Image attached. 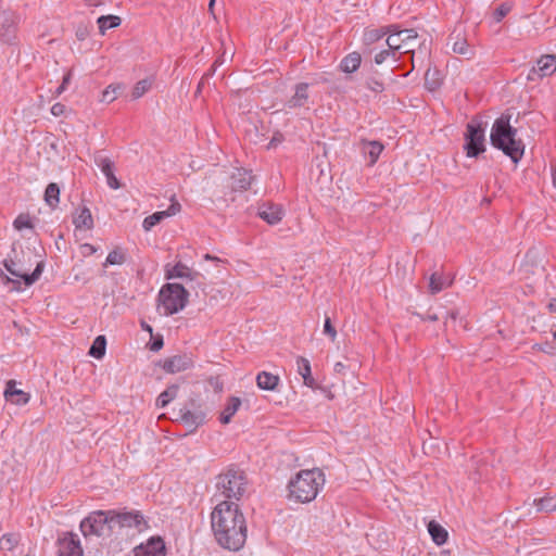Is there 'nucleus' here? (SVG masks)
Segmentation results:
<instances>
[{
    "instance_id": "7c9ffc66",
    "label": "nucleus",
    "mask_w": 556,
    "mask_h": 556,
    "mask_svg": "<svg viewBox=\"0 0 556 556\" xmlns=\"http://www.w3.org/2000/svg\"><path fill=\"white\" fill-rule=\"evenodd\" d=\"M105 349H106V339L104 336L100 334L93 340V342L89 349V355H91L94 358L100 359L104 356Z\"/></svg>"
},
{
    "instance_id": "c756f323",
    "label": "nucleus",
    "mask_w": 556,
    "mask_h": 556,
    "mask_svg": "<svg viewBox=\"0 0 556 556\" xmlns=\"http://www.w3.org/2000/svg\"><path fill=\"white\" fill-rule=\"evenodd\" d=\"M45 201L51 207L55 208L60 202V187L55 182H50L45 191Z\"/></svg>"
},
{
    "instance_id": "f704fd0d",
    "label": "nucleus",
    "mask_w": 556,
    "mask_h": 556,
    "mask_svg": "<svg viewBox=\"0 0 556 556\" xmlns=\"http://www.w3.org/2000/svg\"><path fill=\"white\" fill-rule=\"evenodd\" d=\"M20 543V535L16 533H5L0 538V549L13 551Z\"/></svg>"
},
{
    "instance_id": "c9c22d12",
    "label": "nucleus",
    "mask_w": 556,
    "mask_h": 556,
    "mask_svg": "<svg viewBox=\"0 0 556 556\" xmlns=\"http://www.w3.org/2000/svg\"><path fill=\"white\" fill-rule=\"evenodd\" d=\"M126 262V254L125 252L119 249V248H116L114 249L113 251H111L108 256H106V260L103 264L104 267H108V266H111V265H122Z\"/></svg>"
},
{
    "instance_id": "4468645a",
    "label": "nucleus",
    "mask_w": 556,
    "mask_h": 556,
    "mask_svg": "<svg viewBox=\"0 0 556 556\" xmlns=\"http://www.w3.org/2000/svg\"><path fill=\"white\" fill-rule=\"evenodd\" d=\"M135 556H166L164 541L161 538H152L146 545L141 544L135 549Z\"/></svg>"
},
{
    "instance_id": "4c0bfd02",
    "label": "nucleus",
    "mask_w": 556,
    "mask_h": 556,
    "mask_svg": "<svg viewBox=\"0 0 556 556\" xmlns=\"http://www.w3.org/2000/svg\"><path fill=\"white\" fill-rule=\"evenodd\" d=\"M151 88V81L149 79L139 80L131 91L132 99L141 98Z\"/></svg>"
},
{
    "instance_id": "473e14b6",
    "label": "nucleus",
    "mask_w": 556,
    "mask_h": 556,
    "mask_svg": "<svg viewBox=\"0 0 556 556\" xmlns=\"http://www.w3.org/2000/svg\"><path fill=\"white\" fill-rule=\"evenodd\" d=\"M538 510L540 511H555L556 510V494L555 495H546L539 500L534 501Z\"/></svg>"
},
{
    "instance_id": "5fc2aeb1",
    "label": "nucleus",
    "mask_w": 556,
    "mask_h": 556,
    "mask_svg": "<svg viewBox=\"0 0 556 556\" xmlns=\"http://www.w3.org/2000/svg\"><path fill=\"white\" fill-rule=\"evenodd\" d=\"M208 384L214 389L215 392H222L223 391V382L220 381L219 377H210L207 379Z\"/></svg>"
},
{
    "instance_id": "20e7f679",
    "label": "nucleus",
    "mask_w": 556,
    "mask_h": 556,
    "mask_svg": "<svg viewBox=\"0 0 556 556\" xmlns=\"http://www.w3.org/2000/svg\"><path fill=\"white\" fill-rule=\"evenodd\" d=\"M206 409L199 396H191L180 405L174 420L193 432L206 422Z\"/></svg>"
},
{
    "instance_id": "aec40b11",
    "label": "nucleus",
    "mask_w": 556,
    "mask_h": 556,
    "mask_svg": "<svg viewBox=\"0 0 556 556\" xmlns=\"http://www.w3.org/2000/svg\"><path fill=\"white\" fill-rule=\"evenodd\" d=\"M296 370L298 374L303 378V383L308 388H314L316 386V381L312 376L311 363L307 358L303 356H298L296 358Z\"/></svg>"
},
{
    "instance_id": "39448f33",
    "label": "nucleus",
    "mask_w": 556,
    "mask_h": 556,
    "mask_svg": "<svg viewBox=\"0 0 556 556\" xmlns=\"http://www.w3.org/2000/svg\"><path fill=\"white\" fill-rule=\"evenodd\" d=\"M216 486L225 497L240 500L245 492L247 476L232 465L218 475Z\"/></svg>"
},
{
    "instance_id": "423d86ee",
    "label": "nucleus",
    "mask_w": 556,
    "mask_h": 556,
    "mask_svg": "<svg viewBox=\"0 0 556 556\" xmlns=\"http://www.w3.org/2000/svg\"><path fill=\"white\" fill-rule=\"evenodd\" d=\"M189 292L182 285L166 283L159 293V304L164 315L170 316L184 309L188 303Z\"/></svg>"
},
{
    "instance_id": "6e6552de",
    "label": "nucleus",
    "mask_w": 556,
    "mask_h": 556,
    "mask_svg": "<svg viewBox=\"0 0 556 556\" xmlns=\"http://www.w3.org/2000/svg\"><path fill=\"white\" fill-rule=\"evenodd\" d=\"M111 509L110 510H97L90 513L86 518H84L80 522V531L84 536L97 535L102 536L104 534H110L114 531L113 522L110 520Z\"/></svg>"
},
{
    "instance_id": "4be33fe9",
    "label": "nucleus",
    "mask_w": 556,
    "mask_h": 556,
    "mask_svg": "<svg viewBox=\"0 0 556 556\" xmlns=\"http://www.w3.org/2000/svg\"><path fill=\"white\" fill-rule=\"evenodd\" d=\"M73 224L78 229H87L90 230L93 228V218L91 212L88 207L83 206L79 208L75 215L73 216Z\"/></svg>"
},
{
    "instance_id": "72a5a7b5",
    "label": "nucleus",
    "mask_w": 556,
    "mask_h": 556,
    "mask_svg": "<svg viewBox=\"0 0 556 556\" xmlns=\"http://www.w3.org/2000/svg\"><path fill=\"white\" fill-rule=\"evenodd\" d=\"M450 283H446L442 275L437 273L432 274L429 279V291L431 294H437L445 289Z\"/></svg>"
},
{
    "instance_id": "412c9836",
    "label": "nucleus",
    "mask_w": 556,
    "mask_h": 556,
    "mask_svg": "<svg viewBox=\"0 0 556 556\" xmlns=\"http://www.w3.org/2000/svg\"><path fill=\"white\" fill-rule=\"evenodd\" d=\"M201 277V274L190 269L187 265L182 263H177L172 269L166 271L167 279L174 278H187L190 280H195Z\"/></svg>"
},
{
    "instance_id": "f257e3e1",
    "label": "nucleus",
    "mask_w": 556,
    "mask_h": 556,
    "mask_svg": "<svg viewBox=\"0 0 556 556\" xmlns=\"http://www.w3.org/2000/svg\"><path fill=\"white\" fill-rule=\"evenodd\" d=\"M211 527L217 544L228 551H240L247 541L248 527L239 506L223 501L211 514Z\"/></svg>"
},
{
    "instance_id": "58836bf2",
    "label": "nucleus",
    "mask_w": 556,
    "mask_h": 556,
    "mask_svg": "<svg viewBox=\"0 0 556 556\" xmlns=\"http://www.w3.org/2000/svg\"><path fill=\"white\" fill-rule=\"evenodd\" d=\"M8 395H11V397H14V400H9V402L17 405H25L29 401V394L16 389V391L8 392Z\"/></svg>"
},
{
    "instance_id": "b1692460",
    "label": "nucleus",
    "mask_w": 556,
    "mask_h": 556,
    "mask_svg": "<svg viewBox=\"0 0 556 556\" xmlns=\"http://www.w3.org/2000/svg\"><path fill=\"white\" fill-rule=\"evenodd\" d=\"M536 71L542 77L552 75L556 71V55L541 56L536 62Z\"/></svg>"
},
{
    "instance_id": "2eb2a0df",
    "label": "nucleus",
    "mask_w": 556,
    "mask_h": 556,
    "mask_svg": "<svg viewBox=\"0 0 556 556\" xmlns=\"http://www.w3.org/2000/svg\"><path fill=\"white\" fill-rule=\"evenodd\" d=\"M309 85L307 83H299L294 86V93L290 97L285 105L290 110L300 109L307 104L309 100Z\"/></svg>"
},
{
    "instance_id": "6e6d98bb",
    "label": "nucleus",
    "mask_w": 556,
    "mask_h": 556,
    "mask_svg": "<svg viewBox=\"0 0 556 556\" xmlns=\"http://www.w3.org/2000/svg\"><path fill=\"white\" fill-rule=\"evenodd\" d=\"M535 350H539V351H542L544 353H547V354H551V355H554L556 352H555V348H553L548 342H545V343H536L534 344L533 346Z\"/></svg>"
},
{
    "instance_id": "5701e85b",
    "label": "nucleus",
    "mask_w": 556,
    "mask_h": 556,
    "mask_svg": "<svg viewBox=\"0 0 556 556\" xmlns=\"http://www.w3.org/2000/svg\"><path fill=\"white\" fill-rule=\"evenodd\" d=\"M280 378L268 371H261L256 376V384L260 389L275 391L279 384Z\"/></svg>"
},
{
    "instance_id": "7ed1b4c3",
    "label": "nucleus",
    "mask_w": 556,
    "mask_h": 556,
    "mask_svg": "<svg viewBox=\"0 0 556 556\" xmlns=\"http://www.w3.org/2000/svg\"><path fill=\"white\" fill-rule=\"evenodd\" d=\"M325 484V476L318 468L300 470L287 485L288 500L294 503L314 501Z\"/></svg>"
},
{
    "instance_id": "49530a36",
    "label": "nucleus",
    "mask_w": 556,
    "mask_h": 556,
    "mask_svg": "<svg viewBox=\"0 0 556 556\" xmlns=\"http://www.w3.org/2000/svg\"><path fill=\"white\" fill-rule=\"evenodd\" d=\"M452 49L455 53H458L462 55H466L469 52V48H468V43H467L466 39L454 41Z\"/></svg>"
},
{
    "instance_id": "cd10ccee",
    "label": "nucleus",
    "mask_w": 556,
    "mask_h": 556,
    "mask_svg": "<svg viewBox=\"0 0 556 556\" xmlns=\"http://www.w3.org/2000/svg\"><path fill=\"white\" fill-rule=\"evenodd\" d=\"M428 532L431 535L432 541L437 545H442L447 541V538H448L447 531L434 520H431L428 523Z\"/></svg>"
},
{
    "instance_id": "338daca9",
    "label": "nucleus",
    "mask_w": 556,
    "mask_h": 556,
    "mask_svg": "<svg viewBox=\"0 0 556 556\" xmlns=\"http://www.w3.org/2000/svg\"><path fill=\"white\" fill-rule=\"evenodd\" d=\"M457 316H458V312L457 311H450V312H447L444 325L445 326L447 325V319H452V320L455 321Z\"/></svg>"
},
{
    "instance_id": "9d476101",
    "label": "nucleus",
    "mask_w": 556,
    "mask_h": 556,
    "mask_svg": "<svg viewBox=\"0 0 556 556\" xmlns=\"http://www.w3.org/2000/svg\"><path fill=\"white\" fill-rule=\"evenodd\" d=\"M3 266L5 269L14 277L23 279L25 286L29 287L35 283L41 276L45 264L43 262H39L31 274H27L23 271L16 264V262L12 258H5L3 261Z\"/></svg>"
},
{
    "instance_id": "13d9d810",
    "label": "nucleus",
    "mask_w": 556,
    "mask_h": 556,
    "mask_svg": "<svg viewBox=\"0 0 556 556\" xmlns=\"http://www.w3.org/2000/svg\"><path fill=\"white\" fill-rule=\"evenodd\" d=\"M391 54H392V51L390 49L380 51L379 53H377L375 55V63L376 64L383 63L388 59V56Z\"/></svg>"
},
{
    "instance_id": "4d7b16f0",
    "label": "nucleus",
    "mask_w": 556,
    "mask_h": 556,
    "mask_svg": "<svg viewBox=\"0 0 556 556\" xmlns=\"http://www.w3.org/2000/svg\"><path fill=\"white\" fill-rule=\"evenodd\" d=\"M66 106L60 102L54 103L51 108V114L53 116H61L65 113Z\"/></svg>"
},
{
    "instance_id": "e2e57ef3",
    "label": "nucleus",
    "mask_w": 556,
    "mask_h": 556,
    "mask_svg": "<svg viewBox=\"0 0 556 556\" xmlns=\"http://www.w3.org/2000/svg\"><path fill=\"white\" fill-rule=\"evenodd\" d=\"M88 35L86 27H78L76 30V36L79 40H85Z\"/></svg>"
},
{
    "instance_id": "393cba45",
    "label": "nucleus",
    "mask_w": 556,
    "mask_h": 556,
    "mask_svg": "<svg viewBox=\"0 0 556 556\" xmlns=\"http://www.w3.org/2000/svg\"><path fill=\"white\" fill-rule=\"evenodd\" d=\"M362 63V56L358 52H351L345 55L340 62V70L344 73L352 74L356 72Z\"/></svg>"
},
{
    "instance_id": "052dcab7",
    "label": "nucleus",
    "mask_w": 556,
    "mask_h": 556,
    "mask_svg": "<svg viewBox=\"0 0 556 556\" xmlns=\"http://www.w3.org/2000/svg\"><path fill=\"white\" fill-rule=\"evenodd\" d=\"M224 63V58L223 56H219L214 63L213 65L211 66V70L208 71V73L206 74V76H211L215 73L216 71V67L220 64Z\"/></svg>"
},
{
    "instance_id": "3c124183",
    "label": "nucleus",
    "mask_w": 556,
    "mask_h": 556,
    "mask_svg": "<svg viewBox=\"0 0 556 556\" xmlns=\"http://www.w3.org/2000/svg\"><path fill=\"white\" fill-rule=\"evenodd\" d=\"M170 202L172 203L168 208L164 211L166 214H168V217L176 215L181 210V205L178 201H176L175 195L172 197Z\"/></svg>"
},
{
    "instance_id": "09e8293b",
    "label": "nucleus",
    "mask_w": 556,
    "mask_h": 556,
    "mask_svg": "<svg viewBox=\"0 0 556 556\" xmlns=\"http://www.w3.org/2000/svg\"><path fill=\"white\" fill-rule=\"evenodd\" d=\"M324 333L327 334L330 340L332 342L336 341V338H337V330L336 328L332 326L331 324V319L330 317H326L325 318V324H324Z\"/></svg>"
},
{
    "instance_id": "8fccbe9b",
    "label": "nucleus",
    "mask_w": 556,
    "mask_h": 556,
    "mask_svg": "<svg viewBox=\"0 0 556 556\" xmlns=\"http://www.w3.org/2000/svg\"><path fill=\"white\" fill-rule=\"evenodd\" d=\"M0 278H1V280H2V282L4 285L11 283L13 286L12 290H15V291H20L21 290V282H20V280L10 278L1 269H0Z\"/></svg>"
},
{
    "instance_id": "f3484780",
    "label": "nucleus",
    "mask_w": 556,
    "mask_h": 556,
    "mask_svg": "<svg viewBox=\"0 0 556 556\" xmlns=\"http://www.w3.org/2000/svg\"><path fill=\"white\" fill-rule=\"evenodd\" d=\"M96 164L100 167L101 172L106 178V182L110 186V188L116 190L121 188L119 180L114 175V164L109 157L104 156H97L94 159Z\"/></svg>"
},
{
    "instance_id": "680f3d73",
    "label": "nucleus",
    "mask_w": 556,
    "mask_h": 556,
    "mask_svg": "<svg viewBox=\"0 0 556 556\" xmlns=\"http://www.w3.org/2000/svg\"><path fill=\"white\" fill-rule=\"evenodd\" d=\"M224 63V58L223 56H219L214 63L213 65L211 66V70L208 71V73L206 74V76H211L215 73L216 71V67L220 64Z\"/></svg>"
},
{
    "instance_id": "f8f14e48",
    "label": "nucleus",
    "mask_w": 556,
    "mask_h": 556,
    "mask_svg": "<svg viewBox=\"0 0 556 556\" xmlns=\"http://www.w3.org/2000/svg\"><path fill=\"white\" fill-rule=\"evenodd\" d=\"M193 367V359L189 354H178L162 362V368L168 374L185 371Z\"/></svg>"
},
{
    "instance_id": "79ce46f5",
    "label": "nucleus",
    "mask_w": 556,
    "mask_h": 556,
    "mask_svg": "<svg viewBox=\"0 0 556 556\" xmlns=\"http://www.w3.org/2000/svg\"><path fill=\"white\" fill-rule=\"evenodd\" d=\"M13 226L17 230H22L24 228H33L34 227V225H33V223L30 220L29 215H24V214H21V215H18L15 218V220L13 223Z\"/></svg>"
},
{
    "instance_id": "dca6fc26",
    "label": "nucleus",
    "mask_w": 556,
    "mask_h": 556,
    "mask_svg": "<svg viewBox=\"0 0 556 556\" xmlns=\"http://www.w3.org/2000/svg\"><path fill=\"white\" fill-rule=\"evenodd\" d=\"M257 215L269 225H277L283 217V210L278 204H262L258 207Z\"/></svg>"
},
{
    "instance_id": "a18cd8bd",
    "label": "nucleus",
    "mask_w": 556,
    "mask_h": 556,
    "mask_svg": "<svg viewBox=\"0 0 556 556\" xmlns=\"http://www.w3.org/2000/svg\"><path fill=\"white\" fill-rule=\"evenodd\" d=\"M163 345L164 340L162 334L151 336V341L148 344L150 351L157 352L163 348Z\"/></svg>"
},
{
    "instance_id": "1a4fd4ad",
    "label": "nucleus",
    "mask_w": 556,
    "mask_h": 556,
    "mask_svg": "<svg viewBox=\"0 0 556 556\" xmlns=\"http://www.w3.org/2000/svg\"><path fill=\"white\" fill-rule=\"evenodd\" d=\"M110 520L113 522V529L116 527L119 529L135 528L139 532H142L149 528L148 522L139 510L119 511L111 509Z\"/></svg>"
},
{
    "instance_id": "e433bc0d",
    "label": "nucleus",
    "mask_w": 556,
    "mask_h": 556,
    "mask_svg": "<svg viewBox=\"0 0 556 556\" xmlns=\"http://www.w3.org/2000/svg\"><path fill=\"white\" fill-rule=\"evenodd\" d=\"M168 217L164 211L155 212L143 219L142 227L146 231H150L154 226Z\"/></svg>"
},
{
    "instance_id": "bf43d9fd",
    "label": "nucleus",
    "mask_w": 556,
    "mask_h": 556,
    "mask_svg": "<svg viewBox=\"0 0 556 556\" xmlns=\"http://www.w3.org/2000/svg\"><path fill=\"white\" fill-rule=\"evenodd\" d=\"M15 384H16L15 380H9L7 382L5 390H4V397L7 401L14 400V397H11V395H8V392L16 391Z\"/></svg>"
},
{
    "instance_id": "603ef678",
    "label": "nucleus",
    "mask_w": 556,
    "mask_h": 556,
    "mask_svg": "<svg viewBox=\"0 0 556 556\" xmlns=\"http://www.w3.org/2000/svg\"><path fill=\"white\" fill-rule=\"evenodd\" d=\"M384 36V33L378 29L368 30L365 33V40L367 42H374L381 39Z\"/></svg>"
},
{
    "instance_id": "bb28decb",
    "label": "nucleus",
    "mask_w": 556,
    "mask_h": 556,
    "mask_svg": "<svg viewBox=\"0 0 556 556\" xmlns=\"http://www.w3.org/2000/svg\"><path fill=\"white\" fill-rule=\"evenodd\" d=\"M371 70L372 72L364 79V86L375 93H381L384 91V83L381 78V74L372 67Z\"/></svg>"
},
{
    "instance_id": "de8ad7c7",
    "label": "nucleus",
    "mask_w": 556,
    "mask_h": 556,
    "mask_svg": "<svg viewBox=\"0 0 556 556\" xmlns=\"http://www.w3.org/2000/svg\"><path fill=\"white\" fill-rule=\"evenodd\" d=\"M401 41L405 47L407 46L408 41H415L417 39V33L415 29H403L400 30Z\"/></svg>"
},
{
    "instance_id": "c85d7f7f",
    "label": "nucleus",
    "mask_w": 556,
    "mask_h": 556,
    "mask_svg": "<svg viewBox=\"0 0 556 556\" xmlns=\"http://www.w3.org/2000/svg\"><path fill=\"white\" fill-rule=\"evenodd\" d=\"M121 23L122 18L117 15H102L97 20L101 35H104L108 29L118 27Z\"/></svg>"
},
{
    "instance_id": "774afa93",
    "label": "nucleus",
    "mask_w": 556,
    "mask_h": 556,
    "mask_svg": "<svg viewBox=\"0 0 556 556\" xmlns=\"http://www.w3.org/2000/svg\"><path fill=\"white\" fill-rule=\"evenodd\" d=\"M334 371L338 372V374H344L345 372V369H346V366L341 363V362H338L334 364Z\"/></svg>"
},
{
    "instance_id": "a19ab883",
    "label": "nucleus",
    "mask_w": 556,
    "mask_h": 556,
    "mask_svg": "<svg viewBox=\"0 0 556 556\" xmlns=\"http://www.w3.org/2000/svg\"><path fill=\"white\" fill-rule=\"evenodd\" d=\"M511 10V5L507 2L500 4L493 12V18L500 23Z\"/></svg>"
},
{
    "instance_id": "a211bd4d",
    "label": "nucleus",
    "mask_w": 556,
    "mask_h": 556,
    "mask_svg": "<svg viewBox=\"0 0 556 556\" xmlns=\"http://www.w3.org/2000/svg\"><path fill=\"white\" fill-rule=\"evenodd\" d=\"M20 23V16L13 11H3L0 13V30L2 36L12 35Z\"/></svg>"
},
{
    "instance_id": "f03ea898",
    "label": "nucleus",
    "mask_w": 556,
    "mask_h": 556,
    "mask_svg": "<svg viewBox=\"0 0 556 556\" xmlns=\"http://www.w3.org/2000/svg\"><path fill=\"white\" fill-rule=\"evenodd\" d=\"M491 144L501 150L514 163H518L525 153V143L517 138V129L510 125V115L502 114L492 125Z\"/></svg>"
},
{
    "instance_id": "c03bdc74",
    "label": "nucleus",
    "mask_w": 556,
    "mask_h": 556,
    "mask_svg": "<svg viewBox=\"0 0 556 556\" xmlns=\"http://www.w3.org/2000/svg\"><path fill=\"white\" fill-rule=\"evenodd\" d=\"M437 74H438L437 71H433V73H431V70H428L426 72L425 84L429 90H435L440 86V83L437 78L431 79V76H435Z\"/></svg>"
},
{
    "instance_id": "864d4df0",
    "label": "nucleus",
    "mask_w": 556,
    "mask_h": 556,
    "mask_svg": "<svg viewBox=\"0 0 556 556\" xmlns=\"http://www.w3.org/2000/svg\"><path fill=\"white\" fill-rule=\"evenodd\" d=\"M79 250H80V254L84 256V257H88V256H91L92 254H94L97 252V248L90 243H84L79 247Z\"/></svg>"
},
{
    "instance_id": "9b49d317",
    "label": "nucleus",
    "mask_w": 556,
    "mask_h": 556,
    "mask_svg": "<svg viewBox=\"0 0 556 556\" xmlns=\"http://www.w3.org/2000/svg\"><path fill=\"white\" fill-rule=\"evenodd\" d=\"M58 544V556H83L80 541L75 533H66L63 538L59 539Z\"/></svg>"
},
{
    "instance_id": "0e129e2a",
    "label": "nucleus",
    "mask_w": 556,
    "mask_h": 556,
    "mask_svg": "<svg viewBox=\"0 0 556 556\" xmlns=\"http://www.w3.org/2000/svg\"><path fill=\"white\" fill-rule=\"evenodd\" d=\"M402 53H412V60H414V54H415V50H414V45H413V41H408L406 48H402Z\"/></svg>"
},
{
    "instance_id": "69168bd1",
    "label": "nucleus",
    "mask_w": 556,
    "mask_h": 556,
    "mask_svg": "<svg viewBox=\"0 0 556 556\" xmlns=\"http://www.w3.org/2000/svg\"><path fill=\"white\" fill-rule=\"evenodd\" d=\"M72 80V71H68L64 76H63V79H62V85L67 88V86L70 85Z\"/></svg>"
},
{
    "instance_id": "6ab92c4d",
    "label": "nucleus",
    "mask_w": 556,
    "mask_h": 556,
    "mask_svg": "<svg viewBox=\"0 0 556 556\" xmlns=\"http://www.w3.org/2000/svg\"><path fill=\"white\" fill-rule=\"evenodd\" d=\"M383 149H384V147L380 141H377V140L369 141L366 139H363L361 141V150H362L363 154L369 156L370 165H374L378 161Z\"/></svg>"
},
{
    "instance_id": "a878e982",
    "label": "nucleus",
    "mask_w": 556,
    "mask_h": 556,
    "mask_svg": "<svg viewBox=\"0 0 556 556\" xmlns=\"http://www.w3.org/2000/svg\"><path fill=\"white\" fill-rule=\"evenodd\" d=\"M241 406V400L238 396H230L227 401V404L224 410L220 413L219 421L223 425H227L230 422L232 416L239 410Z\"/></svg>"
},
{
    "instance_id": "37998d69",
    "label": "nucleus",
    "mask_w": 556,
    "mask_h": 556,
    "mask_svg": "<svg viewBox=\"0 0 556 556\" xmlns=\"http://www.w3.org/2000/svg\"><path fill=\"white\" fill-rule=\"evenodd\" d=\"M119 87H115L113 85H110L105 90L102 92V102L111 103L116 99V90Z\"/></svg>"
},
{
    "instance_id": "ea45409f",
    "label": "nucleus",
    "mask_w": 556,
    "mask_h": 556,
    "mask_svg": "<svg viewBox=\"0 0 556 556\" xmlns=\"http://www.w3.org/2000/svg\"><path fill=\"white\" fill-rule=\"evenodd\" d=\"M401 38L402 37L400 36V31H397L396 34L389 36L387 39V45L389 49L392 51L393 56L395 50H401L402 48H405V45L402 43Z\"/></svg>"
},
{
    "instance_id": "2f4dec72",
    "label": "nucleus",
    "mask_w": 556,
    "mask_h": 556,
    "mask_svg": "<svg viewBox=\"0 0 556 556\" xmlns=\"http://www.w3.org/2000/svg\"><path fill=\"white\" fill-rule=\"evenodd\" d=\"M178 389L179 388L176 384L169 386L156 399V406L161 408L165 407L170 401H173L177 396Z\"/></svg>"
},
{
    "instance_id": "ddd939ff",
    "label": "nucleus",
    "mask_w": 556,
    "mask_h": 556,
    "mask_svg": "<svg viewBox=\"0 0 556 556\" xmlns=\"http://www.w3.org/2000/svg\"><path fill=\"white\" fill-rule=\"evenodd\" d=\"M255 177L251 170L237 168L229 177V188L231 192L245 191L250 188Z\"/></svg>"
},
{
    "instance_id": "0eeeda50",
    "label": "nucleus",
    "mask_w": 556,
    "mask_h": 556,
    "mask_svg": "<svg viewBox=\"0 0 556 556\" xmlns=\"http://www.w3.org/2000/svg\"><path fill=\"white\" fill-rule=\"evenodd\" d=\"M464 150L468 157H477L485 151V127L482 122L473 118L464 134Z\"/></svg>"
}]
</instances>
